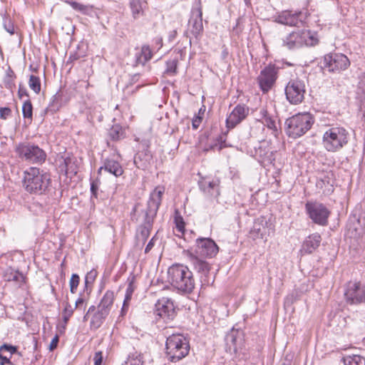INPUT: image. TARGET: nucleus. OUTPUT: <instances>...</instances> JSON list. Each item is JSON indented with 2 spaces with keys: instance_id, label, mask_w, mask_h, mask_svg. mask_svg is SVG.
Masks as SVG:
<instances>
[{
  "instance_id": "b1692460",
  "label": "nucleus",
  "mask_w": 365,
  "mask_h": 365,
  "mask_svg": "<svg viewBox=\"0 0 365 365\" xmlns=\"http://www.w3.org/2000/svg\"><path fill=\"white\" fill-rule=\"evenodd\" d=\"M103 168L105 171L113 175L115 177H120L124 173L120 163L118 161L111 158H106L104 160Z\"/></svg>"
},
{
  "instance_id": "aec40b11",
  "label": "nucleus",
  "mask_w": 365,
  "mask_h": 365,
  "mask_svg": "<svg viewBox=\"0 0 365 365\" xmlns=\"http://www.w3.org/2000/svg\"><path fill=\"white\" fill-rule=\"evenodd\" d=\"M58 169L61 173L65 175L68 173L76 174L77 173V166L75 158L70 155L62 157L59 159Z\"/></svg>"
},
{
  "instance_id": "423d86ee",
  "label": "nucleus",
  "mask_w": 365,
  "mask_h": 365,
  "mask_svg": "<svg viewBox=\"0 0 365 365\" xmlns=\"http://www.w3.org/2000/svg\"><path fill=\"white\" fill-rule=\"evenodd\" d=\"M349 133L342 127H331L323 135V145L329 152H336L348 143Z\"/></svg>"
},
{
  "instance_id": "774afa93",
  "label": "nucleus",
  "mask_w": 365,
  "mask_h": 365,
  "mask_svg": "<svg viewBox=\"0 0 365 365\" xmlns=\"http://www.w3.org/2000/svg\"><path fill=\"white\" fill-rule=\"evenodd\" d=\"M78 58V56L77 54H71L68 63H72L73 61H76Z\"/></svg>"
},
{
  "instance_id": "c85d7f7f",
  "label": "nucleus",
  "mask_w": 365,
  "mask_h": 365,
  "mask_svg": "<svg viewBox=\"0 0 365 365\" xmlns=\"http://www.w3.org/2000/svg\"><path fill=\"white\" fill-rule=\"evenodd\" d=\"M322 237L319 234H312L308 236L303 242L304 250H316L319 247Z\"/></svg>"
},
{
  "instance_id": "20e7f679",
  "label": "nucleus",
  "mask_w": 365,
  "mask_h": 365,
  "mask_svg": "<svg viewBox=\"0 0 365 365\" xmlns=\"http://www.w3.org/2000/svg\"><path fill=\"white\" fill-rule=\"evenodd\" d=\"M165 349L170 360L172 362H177L188 354L190 344L182 334H173L167 338Z\"/></svg>"
},
{
  "instance_id": "72a5a7b5",
  "label": "nucleus",
  "mask_w": 365,
  "mask_h": 365,
  "mask_svg": "<svg viewBox=\"0 0 365 365\" xmlns=\"http://www.w3.org/2000/svg\"><path fill=\"white\" fill-rule=\"evenodd\" d=\"M152 227H148L145 225H141L136 233L135 239L140 240L141 247H144L146 240L150 235Z\"/></svg>"
},
{
  "instance_id": "f03ea898",
  "label": "nucleus",
  "mask_w": 365,
  "mask_h": 365,
  "mask_svg": "<svg viewBox=\"0 0 365 365\" xmlns=\"http://www.w3.org/2000/svg\"><path fill=\"white\" fill-rule=\"evenodd\" d=\"M168 282L182 292L190 293L195 287L192 272L182 264H173L168 268Z\"/></svg>"
},
{
  "instance_id": "a878e982",
  "label": "nucleus",
  "mask_w": 365,
  "mask_h": 365,
  "mask_svg": "<svg viewBox=\"0 0 365 365\" xmlns=\"http://www.w3.org/2000/svg\"><path fill=\"white\" fill-rule=\"evenodd\" d=\"M129 4L132 16L135 19L143 16L144 9L147 6V2L145 0H130Z\"/></svg>"
},
{
  "instance_id": "37998d69",
  "label": "nucleus",
  "mask_w": 365,
  "mask_h": 365,
  "mask_svg": "<svg viewBox=\"0 0 365 365\" xmlns=\"http://www.w3.org/2000/svg\"><path fill=\"white\" fill-rule=\"evenodd\" d=\"M175 223L177 230L181 233H183L185 230V222L178 211L175 212Z\"/></svg>"
},
{
  "instance_id": "58836bf2",
  "label": "nucleus",
  "mask_w": 365,
  "mask_h": 365,
  "mask_svg": "<svg viewBox=\"0 0 365 365\" xmlns=\"http://www.w3.org/2000/svg\"><path fill=\"white\" fill-rule=\"evenodd\" d=\"M29 86L35 93L38 94L40 93L41 81L38 76L31 75L29 81Z\"/></svg>"
},
{
  "instance_id": "69168bd1",
  "label": "nucleus",
  "mask_w": 365,
  "mask_h": 365,
  "mask_svg": "<svg viewBox=\"0 0 365 365\" xmlns=\"http://www.w3.org/2000/svg\"><path fill=\"white\" fill-rule=\"evenodd\" d=\"M153 245H154V237H153L150 240V242H148V244L147 245V246L145 249V251H150L153 248Z\"/></svg>"
},
{
  "instance_id": "f257e3e1",
  "label": "nucleus",
  "mask_w": 365,
  "mask_h": 365,
  "mask_svg": "<svg viewBox=\"0 0 365 365\" xmlns=\"http://www.w3.org/2000/svg\"><path fill=\"white\" fill-rule=\"evenodd\" d=\"M23 187L30 194L43 195L51 184V175L40 168L31 167L24 172Z\"/></svg>"
},
{
  "instance_id": "393cba45",
  "label": "nucleus",
  "mask_w": 365,
  "mask_h": 365,
  "mask_svg": "<svg viewBox=\"0 0 365 365\" xmlns=\"http://www.w3.org/2000/svg\"><path fill=\"white\" fill-rule=\"evenodd\" d=\"M153 56L152 51L149 46L144 45L141 49L135 53L136 65L144 66Z\"/></svg>"
},
{
  "instance_id": "f704fd0d",
  "label": "nucleus",
  "mask_w": 365,
  "mask_h": 365,
  "mask_svg": "<svg viewBox=\"0 0 365 365\" xmlns=\"http://www.w3.org/2000/svg\"><path fill=\"white\" fill-rule=\"evenodd\" d=\"M108 134L113 140H118L125 137V130L119 124H115L109 130Z\"/></svg>"
},
{
  "instance_id": "e2e57ef3",
  "label": "nucleus",
  "mask_w": 365,
  "mask_h": 365,
  "mask_svg": "<svg viewBox=\"0 0 365 365\" xmlns=\"http://www.w3.org/2000/svg\"><path fill=\"white\" fill-rule=\"evenodd\" d=\"M201 121H202V118L197 116L195 118H194L192 120V128L194 129H197L199 127Z\"/></svg>"
},
{
  "instance_id": "4be33fe9",
  "label": "nucleus",
  "mask_w": 365,
  "mask_h": 365,
  "mask_svg": "<svg viewBox=\"0 0 365 365\" xmlns=\"http://www.w3.org/2000/svg\"><path fill=\"white\" fill-rule=\"evenodd\" d=\"M190 254V258L192 259V264L197 269V271L200 273H202V274H204L205 278L207 277V274L210 272V264L206 262L205 260L202 259V258L199 257L197 254L198 252H188Z\"/></svg>"
},
{
  "instance_id": "39448f33",
  "label": "nucleus",
  "mask_w": 365,
  "mask_h": 365,
  "mask_svg": "<svg viewBox=\"0 0 365 365\" xmlns=\"http://www.w3.org/2000/svg\"><path fill=\"white\" fill-rule=\"evenodd\" d=\"M318 43V39L309 30L293 31L282 38V46L288 49H297L303 46H313Z\"/></svg>"
},
{
  "instance_id": "ea45409f",
  "label": "nucleus",
  "mask_w": 365,
  "mask_h": 365,
  "mask_svg": "<svg viewBox=\"0 0 365 365\" xmlns=\"http://www.w3.org/2000/svg\"><path fill=\"white\" fill-rule=\"evenodd\" d=\"M75 307L73 308L68 302H66L64 309L62 312L63 320L65 324H66L73 315Z\"/></svg>"
},
{
  "instance_id": "0eeeda50",
  "label": "nucleus",
  "mask_w": 365,
  "mask_h": 365,
  "mask_svg": "<svg viewBox=\"0 0 365 365\" xmlns=\"http://www.w3.org/2000/svg\"><path fill=\"white\" fill-rule=\"evenodd\" d=\"M15 153L22 160L32 164H42L46 158V153L43 149L29 142L17 144L15 147Z\"/></svg>"
},
{
  "instance_id": "6e6d98bb",
  "label": "nucleus",
  "mask_w": 365,
  "mask_h": 365,
  "mask_svg": "<svg viewBox=\"0 0 365 365\" xmlns=\"http://www.w3.org/2000/svg\"><path fill=\"white\" fill-rule=\"evenodd\" d=\"M81 13L85 15L92 16L94 14L93 7L92 6L85 5Z\"/></svg>"
},
{
  "instance_id": "a19ab883",
  "label": "nucleus",
  "mask_w": 365,
  "mask_h": 365,
  "mask_svg": "<svg viewBox=\"0 0 365 365\" xmlns=\"http://www.w3.org/2000/svg\"><path fill=\"white\" fill-rule=\"evenodd\" d=\"M178 60L173 59L166 62V69L165 73L170 75H175L177 73Z\"/></svg>"
},
{
  "instance_id": "2eb2a0df",
  "label": "nucleus",
  "mask_w": 365,
  "mask_h": 365,
  "mask_svg": "<svg viewBox=\"0 0 365 365\" xmlns=\"http://www.w3.org/2000/svg\"><path fill=\"white\" fill-rule=\"evenodd\" d=\"M189 26L192 34L197 38L203 31L202 11L200 0H195L191 11Z\"/></svg>"
},
{
  "instance_id": "bb28decb",
  "label": "nucleus",
  "mask_w": 365,
  "mask_h": 365,
  "mask_svg": "<svg viewBox=\"0 0 365 365\" xmlns=\"http://www.w3.org/2000/svg\"><path fill=\"white\" fill-rule=\"evenodd\" d=\"M128 287L126 289L125 299L123 301V309L128 307V302L132 298V295L136 288L135 285V276L133 274H130L127 279Z\"/></svg>"
},
{
  "instance_id": "c9c22d12",
  "label": "nucleus",
  "mask_w": 365,
  "mask_h": 365,
  "mask_svg": "<svg viewBox=\"0 0 365 365\" xmlns=\"http://www.w3.org/2000/svg\"><path fill=\"white\" fill-rule=\"evenodd\" d=\"M4 279L8 282H16L21 283L24 280L23 274L13 269H7L4 274Z\"/></svg>"
},
{
  "instance_id": "dca6fc26",
  "label": "nucleus",
  "mask_w": 365,
  "mask_h": 365,
  "mask_svg": "<svg viewBox=\"0 0 365 365\" xmlns=\"http://www.w3.org/2000/svg\"><path fill=\"white\" fill-rule=\"evenodd\" d=\"M274 230L271 222L267 221L265 217H260L256 219L253 226L250 232V237L253 240L266 238L273 233Z\"/></svg>"
},
{
  "instance_id": "ddd939ff",
  "label": "nucleus",
  "mask_w": 365,
  "mask_h": 365,
  "mask_svg": "<svg viewBox=\"0 0 365 365\" xmlns=\"http://www.w3.org/2000/svg\"><path fill=\"white\" fill-rule=\"evenodd\" d=\"M278 68L269 64L262 69L257 77V82L263 93L268 92L275 83L277 78Z\"/></svg>"
},
{
  "instance_id": "052dcab7",
  "label": "nucleus",
  "mask_w": 365,
  "mask_h": 365,
  "mask_svg": "<svg viewBox=\"0 0 365 365\" xmlns=\"http://www.w3.org/2000/svg\"><path fill=\"white\" fill-rule=\"evenodd\" d=\"M226 135L227 133H224L222 135L219 136L218 140L220 143V148L226 147L227 145L225 144L226 142Z\"/></svg>"
},
{
  "instance_id": "a211bd4d",
  "label": "nucleus",
  "mask_w": 365,
  "mask_h": 365,
  "mask_svg": "<svg viewBox=\"0 0 365 365\" xmlns=\"http://www.w3.org/2000/svg\"><path fill=\"white\" fill-rule=\"evenodd\" d=\"M249 109L244 105H237L226 119L227 128H233L247 115Z\"/></svg>"
},
{
  "instance_id": "e433bc0d",
  "label": "nucleus",
  "mask_w": 365,
  "mask_h": 365,
  "mask_svg": "<svg viewBox=\"0 0 365 365\" xmlns=\"http://www.w3.org/2000/svg\"><path fill=\"white\" fill-rule=\"evenodd\" d=\"M122 365H144L143 355L136 351L135 353L130 354L127 360Z\"/></svg>"
},
{
  "instance_id": "13d9d810",
  "label": "nucleus",
  "mask_w": 365,
  "mask_h": 365,
  "mask_svg": "<svg viewBox=\"0 0 365 365\" xmlns=\"http://www.w3.org/2000/svg\"><path fill=\"white\" fill-rule=\"evenodd\" d=\"M18 96L20 98H22L24 96L29 97V93L26 88L23 87L21 84L19 85Z\"/></svg>"
},
{
  "instance_id": "1a4fd4ad",
  "label": "nucleus",
  "mask_w": 365,
  "mask_h": 365,
  "mask_svg": "<svg viewBox=\"0 0 365 365\" xmlns=\"http://www.w3.org/2000/svg\"><path fill=\"white\" fill-rule=\"evenodd\" d=\"M163 192L164 188L158 187L150 193L145 212L143 225L153 228V221L161 204Z\"/></svg>"
},
{
  "instance_id": "a18cd8bd",
  "label": "nucleus",
  "mask_w": 365,
  "mask_h": 365,
  "mask_svg": "<svg viewBox=\"0 0 365 365\" xmlns=\"http://www.w3.org/2000/svg\"><path fill=\"white\" fill-rule=\"evenodd\" d=\"M80 281L79 276L77 274H73L70 279V291L71 293L76 292Z\"/></svg>"
},
{
  "instance_id": "9d476101",
  "label": "nucleus",
  "mask_w": 365,
  "mask_h": 365,
  "mask_svg": "<svg viewBox=\"0 0 365 365\" xmlns=\"http://www.w3.org/2000/svg\"><path fill=\"white\" fill-rule=\"evenodd\" d=\"M344 299L348 304L357 305L365 302V285L360 282L349 281L344 287Z\"/></svg>"
},
{
  "instance_id": "680f3d73",
  "label": "nucleus",
  "mask_w": 365,
  "mask_h": 365,
  "mask_svg": "<svg viewBox=\"0 0 365 365\" xmlns=\"http://www.w3.org/2000/svg\"><path fill=\"white\" fill-rule=\"evenodd\" d=\"M153 42L155 44V48L159 50L163 46V38L162 37H156L154 38Z\"/></svg>"
},
{
  "instance_id": "473e14b6",
  "label": "nucleus",
  "mask_w": 365,
  "mask_h": 365,
  "mask_svg": "<svg viewBox=\"0 0 365 365\" xmlns=\"http://www.w3.org/2000/svg\"><path fill=\"white\" fill-rule=\"evenodd\" d=\"M344 365H365V358L358 355H347L343 357Z\"/></svg>"
},
{
  "instance_id": "6e6552de",
  "label": "nucleus",
  "mask_w": 365,
  "mask_h": 365,
  "mask_svg": "<svg viewBox=\"0 0 365 365\" xmlns=\"http://www.w3.org/2000/svg\"><path fill=\"white\" fill-rule=\"evenodd\" d=\"M322 68L330 73H340L350 66L347 56L341 53H330L324 56Z\"/></svg>"
},
{
  "instance_id": "0e129e2a",
  "label": "nucleus",
  "mask_w": 365,
  "mask_h": 365,
  "mask_svg": "<svg viewBox=\"0 0 365 365\" xmlns=\"http://www.w3.org/2000/svg\"><path fill=\"white\" fill-rule=\"evenodd\" d=\"M95 311H96V307L94 305L91 306L88 308L86 314L83 317V321H87L88 320V314H91V313L94 312Z\"/></svg>"
},
{
  "instance_id": "7ed1b4c3",
  "label": "nucleus",
  "mask_w": 365,
  "mask_h": 365,
  "mask_svg": "<svg viewBox=\"0 0 365 365\" xmlns=\"http://www.w3.org/2000/svg\"><path fill=\"white\" fill-rule=\"evenodd\" d=\"M314 122V118L310 113H298L286 120L284 130L289 137L297 138L305 134Z\"/></svg>"
},
{
  "instance_id": "3c124183",
  "label": "nucleus",
  "mask_w": 365,
  "mask_h": 365,
  "mask_svg": "<svg viewBox=\"0 0 365 365\" xmlns=\"http://www.w3.org/2000/svg\"><path fill=\"white\" fill-rule=\"evenodd\" d=\"M11 115V110L8 107L0 108V118L7 119Z\"/></svg>"
},
{
  "instance_id": "4d7b16f0",
  "label": "nucleus",
  "mask_w": 365,
  "mask_h": 365,
  "mask_svg": "<svg viewBox=\"0 0 365 365\" xmlns=\"http://www.w3.org/2000/svg\"><path fill=\"white\" fill-rule=\"evenodd\" d=\"M85 304H86V299L82 297H79L77 300L76 301V303H75V309H81L82 307H85Z\"/></svg>"
},
{
  "instance_id": "864d4df0",
  "label": "nucleus",
  "mask_w": 365,
  "mask_h": 365,
  "mask_svg": "<svg viewBox=\"0 0 365 365\" xmlns=\"http://www.w3.org/2000/svg\"><path fill=\"white\" fill-rule=\"evenodd\" d=\"M94 365H102L103 362V353L102 351H97L95 353L93 357Z\"/></svg>"
},
{
  "instance_id": "603ef678",
  "label": "nucleus",
  "mask_w": 365,
  "mask_h": 365,
  "mask_svg": "<svg viewBox=\"0 0 365 365\" xmlns=\"http://www.w3.org/2000/svg\"><path fill=\"white\" fill-rule=\"evenodd\" d=\"M4 86L7 89L12 90L15 87L14 78L10 77H5Z\"/></svg>"
},
{
  "instance_id": "4468645a",
  "label": "nucleus",
  "mask_w": 365,
  "mask_h": 365,
  "mask_svg": "<svg viewBox=\"0 0 365 365\" xmlns=\"http://www.w3.org/2000/svg\"><path fill=\"white\" fill-rule=\"evenodd\" d=\"M307 16L302 11L284 10L275 16V21L289 26H298L305 21Z\"/></svg>"
},
{
  "instance_id": "cd10ccee",
  "label": "nucleus",
  "mask_w": 365,
  "mask_h": 365,
  "mask_svg": "<svg viewBox=\"0 0 365 365\" xmlns=\"http://www.w3.org/2000/svg\"><path fill=\"white\" fill-rule=\"evenodd\" d=\"M62 97L63 94L60 91L56 92V93L53 96L48 106L46 108V112L53 114L58 111L63 105Z\"/></svg>"
},
{
  "instance_id": "c756f323",
  "label": "nucleus",
  "mask_w": 365,
  "mask_h": 365,
  "mask_svg": "<svg viewBox=\"0 0 365 365\" xmlns=\"http://www.w3.org/2000/svg\"><path fill=\"white\" fill-rule=\"evenodd\" d=\"M199 249L204 251H218L219 247L211 238H198L196 241Z\"/></svg>"
},
{
  "instance_id": "49530a36",
  "label": "nucleus",
  "mask_w": 365,
  "mask_h": 365,
  "mask_svg": "<svg viewBox=\"0 0 365 365\" xmlns=\"http://www.w3.org/2000/svg\"><path fill=\"white\" fill-rule=\"evenodd\" d=\"M237 339L232 334L227 336V345L229 346L230 350H231L232 349L235 352H237V349H238V347L237 346Z\"/></svg>"
},
{
  "instance_id": "5701e85b",
  "label": "nucleus",
  "mask_w": 365,
  "mask_h": 365,
  "mask_svg": "<svg viewBox=\"0 0 365 365\" xmlns=\"http://www.w3.org/2000/svg\"><path fill=\"white\" fill-rule=\"evenodd\" d=\"M114 299V292L110 290H107L99 302L97 309L103 312L104 314L108 316L113 307Z\"/></svg>"
},
{
  "instance_id": "6ab92c4d",
  "label": "nucleus",
  "mask_w": 365,
  "mask_h": 365,
  "mask_svg": "<svg viewBox=\"0 0 365 365\" xmlns=\"http://www.w3.org/2000/svg\"><path fill=\"white\" fill-rule=\"evenodd\" d=\"M346 229V237L353 239L356 242H358L364 233L363 223L359 219H349Z\"/></svg>"
},
{
  "instance_id": "2f4dec72",
  "label": "nucleus",
  "mask_w": 365,
  "mask_h": 365,
  "mask_svg": "<svg viewBox=\"0 0 365 365\" xmlns=\"http://www.w3.org/2000/svg\"><path fill=\"white\" fill-rule=\"evenodd\" d=\"M107 317L108 315L104 314L103 312L97 309L91 319V329L94 330L98 329L103 324Z\"/></svg>"
},
{
  "instance_id": "5fc2aeb1",
  "label": "nucleus",
  "mask_w": 365,
  "mask_h": 365,
  "mask_svg": "<svg viewBox=\"0 0 365 365\" xmlns=\"http://www.w3.org/2000/svg\"><path fill=\"white\" fill-rule=\"evenodd\" d=\"M64 1L66 3H68L72 6V8L73 9L78 11L80 12H81L83 6H85L83 4L78 3L76 1H69L68 0H64Z\"/></svg>"
},
{
  "instance_id": "c03bdc74",
  "label": "nucleus",
  "mask_w": 365,
  "mask_h": 365,
  "mask_svg": "<svg viewBox=\"0 0 365 365\" xmlns=\"http://www.w3.org/2000/svg\"><path fill=\"white\" fill-rule=\"evenodd\" d=\"M264 123L267 126L268 128L272 130V134L274 136H277L278 129H277L275 120L269 116H265Z\"/></svg>"
},
{
  "instance_id": "412c9836",
  "label": "nucleus",
  "mask_w": 365,
  "mask_h": 365,
  "mask_svg": "<svg viewBox=\"0 0 365 365\" xmlns=\"http://www.w3.org/2000/svg\"><path fill=\"white\" fill-rule=\"evenodd\" d=\"M255 155L262 163H272L274 160V151L267 144H262L255 148Z\"/></svg>"
},
{
  "instance_id": "09e8293b",
  "label": "nucleus",
  "mask_w": 365,
  "mask_h": 365,
  "mask_svg": "<svg viewBox=\"0 0 365 365\" xmlns=\"http://www.w3.org/2000/svg\"><path fill=\"white\" fill-rule=\"evenodd\" d=\"M97 275H98V272L94 269H93L90 272H88L86 274V278H85L86 284H87L88 283H93L95 281L96 278L97 277Z\"/></svg>"
},
{
  "instance_id": "79ce46f5",
  "label": "nucleus",
  "mask_w": 365,
  "mask_h": 365,
  "mask_svg": "<svg viewBox=\"0 0 365 365\" xmlns=\"http://www.w3.org/2000/svg\"><path fill=\"white\" fill-rule=\"evenodd\" d=\"M3 26L4 29L11 35L15 34L14 26L9 16H4L3 17Z\"/></svg>"
},
{
  "instance_id": "9b49d317",
  "label": "nucleus",
  "mask_w": 365,
  "mask_h": 365,
  "mask_svg": "<svg viewBox=\"0 0 365 365\" xmlns=\"http://www.w3.org/2000/svg\"><path fill=\"white\" fill-rule=\"evenodd\" d=\"M306 93L304 81L299 78L291 79L285 87V95L287 101L294 105L302 103Z\"/></svg>"
},
{
  "instance_id": "7c9ffc66",
  "label": "nucleus",
  "mask_w": 365,
  "mask_h": 365,
  "mask_svg": "<svg viewBox=\"0 0 365 365\" xmlns=\"http://www.w3.org/2000/svg\"><path fill=\"white\" fill-rule=\"evenodd\" d=\"M219 181L218 180H212L207 181L205 180L201 182L200 187L203 190L204 192H208L210 195L217 197L219 195V190H218Z\"/></svg>"
},
{
  "instance_id": "f3484780",
  "label": "nucleus",
  "mask_w": 365,
  "mask_h": 365,
  "mask_svg": "<svg viewBox=\"0 0 365 365\" xmlns=\"http://www.w3.org/2000/svg\"><path fill=\"white\" fill-rule=\"evenodd\" d=\"M155 313L165 322L172 320L175 316L173 301L167 297H163L155 304Z\"/></svg>"
},
{
  "instance_id": "338daca9",
  "label": "nucleus",
  "mask_w": 365,
  "mask_h": 365,
  "mask_svg": "<svg viewBox=\"0 0 365 365\" xmlns=\"http://www.w3.org/2000/svg\"><path fill=\"white\" fill-rule=\"evenodd\" d=\"M176 36H177V31L175 30L170 31V34H169V41H172L173 40H174Z\"/></svg>"
},
{
  "instance_id": "f8f14e48",
  "label": "nucleus",
  "mask_w": 365,
  "mask_h": 365,
  "mask_svg": "<svg viewBox=\"0 0 365 365\" xmlns=\"http://www.w3.org/2000/svg\"><path fill=\"white\" fill-rule=\"evenodd\" d=\"M305 208L314 223L322 226L327 225L330 212L324 205L317 202H307Z\"/></svg>"
},
{
  "instance_id": "8fccbe9b",
  "label": "nucleus",
  "mask_w": 365,
  "mask_h": 365,
  "mask_svg": "<svg viewBox=\"0 0 365 365\" xmlns=\"http://www.w3.org/2000/svg\"><path fill=\"white\" fill-rule=\"evenodd\" d=\"M6 351L14 354L17 352V347L11 344H4L0 346V352Z\"/></svg>"
},
{
  "instance_id": "de8ad7c7",
  "label": "nucleus",
  "mask_w": 365,
  "mask_h": 365,
  "mask_svg": "<svg viewBox=\"0 0 365 365\" xmlns=\"http://www.w3.org/2000/svg\"><path fill=\"white\" fill-rule=\"evenodd\" d=\"M100 184V180L98 179L91 180V199L93 197H98V190Z\"/></svg>"
},
{
  "instance_id": "bf43d9fd",
  "label": "nucleus",
  "mask_w": 365,
  "mask_h": 365,
  "mask_svg": "<svg viewBox=\"0 0 365 365\" xmlns=\"http://www.w3.org/2000/svg\"><path fill=\"white\" fill-rule=\"evenodd\" d=\"M58 341H59V338H58V335H56L52 339V340L50 343V345H49L50 351H53V349H55L57 347Z\"/></svg>"
},
{
  "instance_id": "4c0bfd02",
  "label": "nucleus",
  "mask_w": 365,
  "mask_h": 365,
  "mask_svg": "<svg viewBox=\"0 0 365 365\" xmlns=\"http://www.w3.org/2000/svg\"><path fill=\"white\" fill-rule=\"evenodd\" d=\"M22 114L24 118L29 119L30 122H31L33 118V106L29 99H27L23 103Z\"/></svg>"
}]
</instances>
